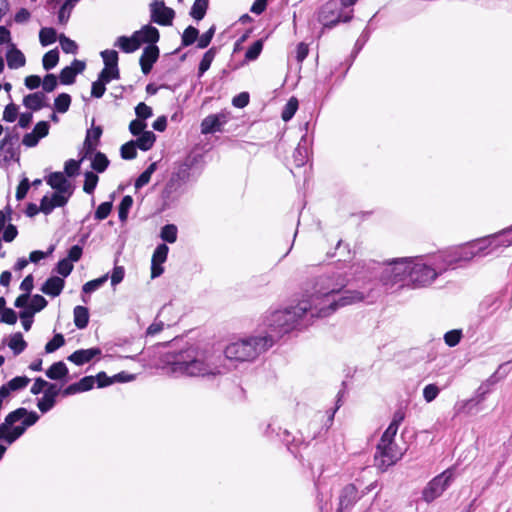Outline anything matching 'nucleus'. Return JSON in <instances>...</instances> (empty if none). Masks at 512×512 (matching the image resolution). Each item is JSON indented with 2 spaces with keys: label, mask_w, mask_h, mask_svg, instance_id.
<instances>
[{
  "label": "nucleus",
  "mask_w": 512,
  "mask_h": 512,
  "mask_svg": "<svg viewBox=\"0 0 512 512\" xmlns=\"http://www.w3.org/2000/svg\"><path fill=\"white\" fill-rule=\"evenodd\" d=\"M377 483L373 482L366 486V488L359 494L355 484L346 485L340 492L339 495V506L337 512H345L350 509L361 499L364 495L375 489Z\"/></svg>",
  "instance_id": "f8f14e48"
},
{
  "label": "nucleus",
  "mask_w": 512,
  "mask_h": 512,
  "mask_svg": "<svg viewBox=\"0 0 512 512\" xmlns=\"http://www.w3.org/2000/svg\"><path fill=\"white\" fill-rule=\"evenodd\" d=\"M169 247L165 244H159L152 255L151 259V278L155 279L164 272L162 264L167 260Z\"/></svg>",
  "instance_id": "dca6fc26"
},
{
  "label": "nucleus",
  "mask_w": 512,
  "mask_h": 512,
  "mask_svg": "<svg viewBox=\"0 0 512 512\" xmlns=\"http://www.w3.org/2000/svg\"><path fill=\"white\" fill-rule=\"evenodd\" d=\"M102 59H103V62H104V67H118V53L116 50H112V49H107V50H103L101 53H100Z\"/></svg>",
  "instance_id": "603ef678"
},
{
  "label": "nucleus",
  "mask_w": 512,
  "mask_h": 512,
  "mask_svg": "<svg viewBox=\"0 0 512 512\" xmlns=\"http://www.w3.org/2000/svg\"><path fill=\"white\" fill-rule=\"evenodd\" d=\"M82 162L83 161H80V159L79 160H74V159L67 160L64 165V173L68 177H74V176L78 175L79 170H80V164Z\"/></svg>",
  "instance_id": "0e129e2a"
},
{
  "label": "nucleus",
  "mask_w": 512,
  "mask_h": 512,
  "mask_svg": "<svg viewBox=\"0 0 512 512\" xmlns=\"http://www.w3.org/2000/svg\"><path fill=\"white\" fill-rule=\"evenodd\" d=\"M71 96L67 93L59 94L54 100V109L58 113H65L69 110Z\"/></svg>",
  "instance_id": "49530a36"
},
{
  "label": "nucleus",
  "mask_w": 512,
  "mask_h": 512,
  "mask_svg": "<svg viewBox=\"0 0 512 512\" xmlns=\"http://www.w3.org/2000/svg\"><path fill=\"white\" fill-rule=\"evenodd\" d=\"M47 305H48V301L42 295L35 294L32 296L31 303L28 305L27 308L32 313L35 314L37 312L42 311Z\"/></svg>",
  "instance_id": "5fc2aeb1"
},
{
  "label": "nucleus",
  "mask_w": 512,
  "mask_h": 512,
  "mask_svg": "<svg viewBox=\"0 0 512 512\" xmlns=\"http://www.w3.org/2000/svg\"><path fill=\"white\" fill-rule=\"evenodd\" d=\"M226 122L227 117L223 113L208 115L201 122V133L206 135L221 131Z\"/></svg>",
  "instance_id": "aec40b11"
},
{
  "label": "nucleus",
  "mask_w": 512,
  "mask_h": 512,
  "mask_svg": "<svg viewBox=\"0 0 512 512\" xmlns=\"http://www.w3.org/2000/svg\"><path fill=\"white\" fill-rule=\"evenodd\" d=\"M39 418L35 411H28L24 407L11 411L0 424V441L7 445L13 444L29 427L36 424Z\"/></svg>",
  "instance_id": "7ed1b4c3"
},
{
  "label": "nucleus",
  "mask_w": 512,
  "mask_h": 512,
  "mask_svg": "<svg viewBox=\"0 0 512 512\" xmlns=\"http://www.w3.org/2000/svg\"><path fill=\"white\" fill-rule=\"evenodd\" d=\"M64 286L65 281L63 278L51 276L43 283L40 290L48 296L57 297L62 293Z\"/></svg>",
  "instance_id": "b1692460"
},
{
  "label": "nucleus",
  "mask_w": 512,
  "mask_h": 512,
  "mask_svg": "<svg viewBox=\"0 0 512 512\" xmlns=\"http://www.w3.org/2000/svg\"><path fill=\"white\" fill-rule=\"evenodd\" d=\"M215 31H216V26L212 25L205 33H203L198 39L197 48H199V49L207 48L210 45V43L214 37Z\"/></svg>",
  "instance_id": "680f3d73"
},
{
  "label": "nucleus",
  "mask_w": 512,
  "mask_h": 512,
  "mask_svg": "<svg viewBox=\"0 0 512 512\" xmlns=\"http://www.w3.org/2000/svg\"><path fill=\"white\" fill-rule=\"evenodd\" d=\"M85 180L83 185V191L87 194H92L98 184V176L91 171H88L84 174Z\"/></svg>",
  "instance_id": "3c124183"
},
{
  "label": "nucleus",
  "mask_w": 512,
  "mask_h": 512,
  "mask_svg": "<svg viewBox=\"0 0 512 512\" xmlns=\"http://www.w3.org/2000/svg\"><path fill=\"white\" fill-rule=\"evenodd\" d=\"M85 62L74 59L70 66L64 67L59 74L60 83L63 85H71L75 82L77 74L85 70Z\"/></svg>",
  "instance_id": "a211bd4d"
},
{
  "label": "nucleus",
  "mask_w": 512,
  "mask_h": 512,
  "mask_svg": "<svg viewBox=\"0 0 512 512\" xmlns=\"http://www.w3.org/2000/svg\"><path fill=\"white\" fill-rule=\"evenodd\" d=\"M180 187L181 184L171 177L166 183L161 195L165 205H169L178 198V190Z\"/></svg>",
  "instance_id": "cd10ccee"
},
{
  "label": "nucleus",
  "mask_w": 512,
  "mask_h": 512,
  "mask_svg": "<svg viewBox=\"0 0 512 512\" xmlns=\"http://www.w3.org/2000/svg\"><path fill=\"white\" fill-rule=\"evenodd\" d=\"M137 146L134 140H131L123 144L120 148V155L125 160L135 159L137 156Z\"/></svg>",
  "instance_id": "8fccbe9b"
},
{
  "label": "nucleus",
  "mask_w": 512,
  "mask_h": 512,
  "mask_svg": "<svg viewBox=\"0 0 512 512\" xmlns=\"http://www.w3.org/2000/svg\"><path fill=\"white\" fill-rule=\"evenodd\" d=\"M135 114L137 116V119L144 121V120L152 117L153 111H152V108L150 106L146 105L143 102H140L135 107Z\"/></svg>",
  "instance_id": "774afa93"
},
{
  "label": "nucleus",
  "mask_w": 512,
  "mask_h": 512,
  "mask_svg": "<svg viewBox=\"0 0 512 512\" xmlns=\"http://www.w3.org/2000/svg\"><path fill=\"white\" fill-rule=\"evenodd\" d=\"M109 164L110 161L107 156L100 151L96 152L91 160V168L97 173H103L108 168Z\"/></svg>",
  "instance_id": "e433bc0d"
},
{
  "label": "nucleus",
  "mask_w": 512,
  "mask_h": 512,
  "mask_svg": "<svg viewBox=\"0 0 512 512\" xmlns=\"http://www.w3.org/2000/svg\"><path fill=\"white\" fill-rule=\"evenodd\" d=\"M403 456L396 443H378L374 455V464L381 471L395 465Z\"/></svg>",
  "instance_id": "1a4fd4ad"
},
{
  "label": "nucleus",
  "mask_w": 512,
  "mask_h": 512,
  "mask_svg": "<svg viewBox=\"0 0 512 512\" xmlns=\"http://www.w3.org/2000/svg\"><path fill=\"white\" fill-rule=\"evenodd\" d=\"M8 346L15 355H19L26 349L27 342L23 339L22 334L17 332L10 336Z\"/></svg>",
  "instance_id": "c9c22d12"
},
{
  "label": "nucleus",
  "mask_w": 512,
  "mask_h": 512,
  "mask_svg": "<svg viewBox=\"0 0 512 512\" xmlns=\"http://www.w3.org/2000/svg\"><path fill=\"white\" fill-rule=\"evenodd\" d=\"M29 383L30 379L27 376H16L0 386V396H6L9 399L13 392L25 389Z\"/></svg>",
  "instance_id": "5701e85b"
},
{
  "label": "nucleus",
  "mask_w": 512,
  "mask_h": 512,
  "mask_svg": "<svg viewBox=\"0 0 512 512\" xmlns=\"http://www.w3.org/2000/svg\"><path fill=\"white\" fill-rule=\"evenodd\" d=\"M453 479V471L447 469L434 477L423 489L422 498L427 503L438 498L450 485Z\"/></svg>",
  "instance_id": "9d476101"
},
{
  "label": "nucleus",
  "mask_w": 512,
  "mask_h": 512,
  "mask_svg": "<svg viewBox=\"0 0 512 512\" xmlns=\"http://www.w3.org/2000/svg\"><path fill=\"white\" fill-rule=\"evenodd\" d=\"M271 348V341L260 335L251 336L229 344L224 351L225 357L235 361H253Z\"/></svg>",
  "instance_id": "423d86ee"
},
{
  "label": "nucleus",
  "mask_w": 512,
  "mask_h": 512,
  "mask_svg": "<svg viewBox=\"0 0 512 512\" xmlns=\"http://www.w3.org/2000/svg\"><path fill=\"white\" fill-rule=\"evenodd\" d=\"M462 336L461 329H453L444 334V342L449 347H455L460 343Z\"/></svg>",
  "instance_id": "6e6d98bb"
},
{
  "label": "nucleus",
  "mask_w": 512,
  "mask_h": 512,
  "mask_svg": "<svg viewBox=\"0 0 512 512\" xmlns=\"http://www.w3.org/2000/svg\"><path fill=\"white\" fill-rule=\"evenodd\" d=\"M444 274L435 254L412 257L408 280L412 288L430 286L439 276Z\"/></svg>",
  "instance_id": "39448f33"
},
{
  "label": "nucleus",
  "mask_w": 512,
  "mask_h": 512,
  "mask_svg": "<svg viewBox=\"0 0 512 512\" xmlns=\"http://www.w3.org/2000/svg\"><path fill=\"white\" fill-rule=\"evenodd\" d=\"M297 109L298 100L294 97L290 98L282 110L281 118L286 122L289 121L295 115Z\"/></svg>",
  "instance_id": "09e8293b"
},
{
  "label": "nucleus",
  "mask_w": 512,
  "mask_h": 512,
  "mask_svg": "<svg viewBox=\"0 0 512 512\" xmlns=\"http://www.w3.org/2000/svg\"><path fill=\"white\" fill-rule=\"evenodd\" d=\"M480 403L474 397L467 400L459 401L455 404L454 410L456 415L470 414Z\"/></svg>",
  "instance_id": "4c0bfd02"
},
{
  "label": "nucleus",
  "mask_w": 512,
  "mask_h": 512,
  "mask_svg": "<svg viewBox=\"0 0 512 512\" xmlns=\"http://www.w3.org/2000/svg\"><path fill=\"white\" fill-rule=\"evenodd\" d=\"M207 9L208 0H195L190 10V16L195 20L200 21L204 18Z\"/></svg>",
  "instance_id": "58836bf2"
},
{
  "label": "nucleus",
  "mask_w": 512,
  "mask_h": 512,
  "mask_svg": "<svg viewBox=\"0 0 512 512\" xmlns=\"http://www.w3.org/2000/svg\"><path fill=\"white\" fill-rule=\"evenodd\" d=\"M106 84L107 83L98 76L97 80L92 83L91 96L94 98H101L106 91Z\"/></svg>",
  "instance_id": "69168bd1"
},
{
  "label": "nucleus",
  "mask_w": 512,
  "mask_h": 512,
  "mask_svg": "<svg viewBox=\"0 0 512 512\" xmlns=\"http://www.w3.org/2000/svg\"><path fill=\"white\" fill-rule=\"evenodd\" d=\"M112 207V201H106L101 203L95 211L94 218L98 221L106 219L111 213Z\"/></svg>",
  "instance_id": "bf43d9fd"
},
{
  "label": "nucleus",
  "mask_w": 512,
  "mask_h": 512,
  "mask_svg": "<svg viewBox=\"0 0 512 512\" xmlns=\"http://www.w3.org/2000/svg\"><path fill=\"white\" fill-rule=\"evenodd\" d=\"M199 37V31L194 26H188L181 36V45L187 47L192 45Z\"/></svg>",
  "instance_id": "a18cd8bd"
},
{
  "label": "nucleus",
  "mask_w": 512,
  "mask_h": 512,
  "mask_svg": "<svg viewBox=\"0 0 512 512\" xmlns=\"http://www.w3.org/2000/svg\"><path fill=\"white\" fill-rule=\"evenodd\" d=\"M487 249L485 252L492 253L497 247H508L512 245V226L498 234L479 240Z\"/></svg>",
  "instance_id": "4468645a"
},
{
  "label": "nucleus",
  "mask_w": 512,
  "mask_h": 512,
  "mask_svg": "<svg viewBox=\"0 0 512 512\" xmlns=\"http://www.w3.org/2000/svg\"><path fill=\"white\" fill-rule=\"evenodd\" d=\"M57 39V32L52 27H44L39 32V41L42 46L46 47L53 44Z\"/></svg>",
  "instance_id": "a19ab883"
},
{
  "label": "nucleus",
  "mask_w": 512,
  "mask_h": 512,
  "mask_svg": "<svg viewBox=\"0 0 512 512\" xmlns=\"http://www.w3.org/2000/svg\"><path fill=\"white\" fill-rule=\"evenodd\" d=\"M58 39L64 53L76 54L78 52V45L74 40L66 37L64 34H61Z\"/></svg>",
  "instance_id": "864d4df0"
},
{
  "label": "nucleus",
  "mask_w": 512,
  "mask_h": 512,
  "mask_svg": "<svg viewBox=\"0 0 512 512\" xmlns=\"http://www.w3.org/2000/svg\"><path fill=\"white\" fill-rule=\"evenodd\" d=\"M171 373L178 377L211 378L222 374V358L212 350L188 347L167 355Z\"/></svg>",
  "instance_id": "f03ea898"
},
{
  "label": "nucleus",
  "mask_w": 512,
  "mask_h": 512,
  "mask_svg": "<svg viewBox=\"0 0 512 512\" xmlns=\"http://www.w3.org/2000/svg\"><path fill=\"white\" fill-rule=\"evenodd\" d=\"M102 351L98 347H92L89 349H79L74 351L68 356V361L74 363L77 366H82L89 363L93 358L100 356Z\"/></svg>",
  "instance_id": "4be33fe9"
},
{
  "label": "nucleus",
  "mask_w": 512,
  "mask_h": 512,
  "mask_svg": "<svg viewBox=\"0 0 512 512\" xmlns=\"http://www.w3.org/2000/svg\"><path fill=\"white\" fill-rule=\"evenodd\" d=\"M294 162L297 167H302L308 158V148L306 146V137L303 136L293 153Z\"/></svg>",
  "instance_id": "473e14b6"
},
{
  "label": "nucleus",
  "mask_w": 512,
  "mask_h": 512,
  "mask_svg": "<svg viewBox=\"0 0 512 512\" xmlns=\"http://www.w3.org/2000/svg\"><path fill=\"white\" fill-rule=\"evenodd\" d=\"M69 370L63 361L53 363L47 370L46 376L51 380H62L68 376Z\"/></svg>",
  "instance_id": "c756f323"
},
{
  "label": "nucleus",
  "mask_w": 512,
  "mask_h": 512,
  "mask_svg": "<svg viewBox=\"0 0 512 512\" xmlns=\"http://www.w3.org/2000/svg\"><path fill=\"white\" fill-rule=\"evenodd\" d=\"M7 65L10 69H18L25 65L26 59L24 54L15 47L14 44L10 45L6 53Z\"/></svg>",
  "instance_id": "bb28decb"
},
{
  "label": "nucleus",
  "mask_w": 512,
  "mask_h": 512,
  "mask_svg": "<svg viewBox=\"0 0 512 512\" xmlns=\"http://www.w3.org/2000/svg\"><path fill=\"white\" fill-rule=\"evenodd\" d=\"M65 344L64 336L60 333H57L53 336V338L48 341L45 345V352L46 353H53L56 350H58L60 347H62Z\"/></svg>",
  "instance_id": "4d7b16f0"
},
{
  "label": "nucleus",
  "mask_w": 512,
  "mask_h": 512,
  "mask_svg": "<svg viewBox=\"0 0 512 512\" xmlns=\"http://www.w3.org/2000/svg\"><path fill=\"white\" fill-rule=\"evenodd\" d=\"M59 62V51L57 48L52 49L44 54L42 59L43 68L46 71L53 69Z\"/></svg>",
  "instance_id": "79ce46f5"
},
{
  "label": "nucleus",
  "mask_w": 512,
  "mask_h": 512,
  "mask_svg": "<svg viewBox=\"0 0 512 512\" xmlns=\"http://www.w3.org/2000/svg\"><path fill=\"white\" fill-rule=\"evenodd\" d=\"M150 14L151 20L161 26L172 25L175 18V11L160 0H154L150 4Z\"/></svg>",
  "instance_id": "ddd939ff"
},
{
  "label": "nucleus",
  "mask_w": 512,
  "mask_h": 512,
  "mask_svg": "<svg viewBox=\"0 0 512 512\" xmlns=\"http://www.w3.org/2000/svg\"><path fill=\"white\" fill-rule=\"evenodd\" d=\"M73 267H74L73 263L70 262L68 259L64 258V259H61L60 261H58L54 270L58 274H60L63 278H65L70 275V273L73 270Z\"/></svg>",
  "instance_id": "e2e57ef3"
},
{
  "label": "nucleus",
  "mask_w": 512,
  "mask_h": 512,
  "mask_svg": "<svg viewBox=\"0 0 512 512\" xmlns=\"http://www.w3.org/2000/svg\"><path fill=\"white\" fill-rule=\"evenodd\" d=\"M412 257L394 258L388 262L380 275V282L387 287H391L398 282L408 279Z\"/></svg>",
  "instance_id": "6e6552de"
},
{
  "label": "nucleus",
  "mask_w": 512,
  "mask_h": 512,
  "mask_svg": "<svg viewBox=\"0 0 512 512\" xmlns=\"http://www.w3.org/2000/svg\"><path fill=\"white\" fill-rule=\"evenodd\" d=\"M486 246L480 241H475L463 246L451 248L435 254V259L439 262L442 271L445 273L450 269H456L465 266L476 256H486Z\"/></svg>",
  "instance_id": "20e7f679"
},
{
  "label": "nucleus",
  "mask_w": 512,
  "mask_h": 512,
  "mask_svg": "<svg viewBox=\"0 0 512 512\" xmlns=\"http://www.w3.org/2000/svg\"><path fill=\"white\" fill-rule=\"evenodd\" d=\"M74 324L78 329H85L89 323V310L78 305L73 309Z\"/></svg>",
  "instance_id": "2f4dec72"
},
{
  "label": "nucleus",
  "mask_w": 512,
  "mask_h": 512,
  "mask_svg": "<svg viewBox=\"0 0 512 512\" xmlns=\"http://www.w3.org/2000/svg\"><path fill=\"white\" fill-rule=\"evenodd\" d=\"M108 278H109V275L105 274L99 278H96V279L86 282L82 286V293L89 294V293H92V292L98 290L107 282Z\"/></svg>",
  "instance_id": "c03bdc74"
},
{
  "label": "nucleus",
  "mask_w": 512,
  "mask_h": 512,
  "mask_svg": "<svg viewBox=\"0 0 512 512\" xmlns=\"http://www.w3.org/2000/svg\"><path fill=\"white\" fill-rule=\"evenodd\" d=\"M19 139V133L13 129L12 131L7 132L0 141V156L5 163L20 161Z\"/></svg>",
  "instance_id": "9b49d317"
},
{
  "label": "nucleus",
  "mask_w": 512,
  "mask_h": 512,
  "mask_svg": "<svg viewBox=\"0 0 512 512\" xmlns=\"http://www.w3.org/2000/svg\"><path fill=\"white\" fill-rule=\"evenodd\" d=\"M61 393V388L56 383H50L44 390L43 396L37 399V407L44 414L49 412L56 404V398Z\"/></svg>",
  "instance_id": "2eb2a0df"
},
{
  "label": "nucleus",
  "mask_w": 512,
  "mask_h": 512,
  "mask_svg": "<svg viewBox=\"0 0 512 512\" xmlns=\"http://www.w3.org/2000/svg\"><path fill=\"white\" fill-rule=\"evenodd\" d=\"M47 184L57 192L67 193L68 196H72L73 188L71 183L66 179L64 173L62 172H53L51 173L47 179Z\"/></svg>",
  "instance_id": "412c9836"
},
{
  "label": "nucleus",
  "mask_w": 512,
  "mask_h": 512,
  "mask_svg": "<svg viewBox=\"0 0 512 512\" xmlns=\"http://www.w3.org/2000/svg\"><path fill=\"white\" fill-rule=\"evenodd\" d=\"M216 53H217V49L215 47H212L210 48L209 50H207L200 63H199V67H198V77H202L204 75V73L210 68L215 56H216Z\"/></svg>",
  "instance_id": "f704fd0d"
},
{
  "label": "nucleus",
  "mask_w": 512,
  "mask_h": 512,
  "mask_svg": "<svg viewBox=\"0 0 512 512\" xmlns=\"http://www.w3.org/2000/svg\"><path fill=\"white\" fill-rule=\"evenodd\" d=\"M352 18L353 9L343 10L338 0H328L317 12V21L323 26L321 34L325 29H331L341 22L347 23Z\"/></svg>",
  "instance_id": "0eeeda50"
},
{
  "label": "nucleus",
  "mask_w": 512,
  "mask_h": 512,
  "mask_svg": "<svg viewBox=\"0 0 512 512\" xmlns=\"http://www.w3.org/2000/svg\"><path fill=\"white\" fill-rule=\"evenodd\" d=\"M133 205V198L130 195H126L122 198L118 207V217L120 221H126L129 211Z\"/></svg>",
  "instance_id": "de8ad7c7"
},
{
  "label": "nucleus",
  "mask_w": 512,
  "mask_h": 512,
  "mask_svg": "<svg viewBox=\"0 0 512 512\" xmlns=\"http://www.w3.org/2000/svg\"><path fill=\"white\" fill-rule=\"evenodd\" d=\"M137 39L142 43H148L149 45H156L159 41L160 34L156 27L152 25H145L139 31L135 32Z\"/></svg>",
  "instance_id": "a878e982"
},
{
  "label": "nucleus",
  "mask_w": 512,
  "mask_h": 512,
  "mask_svg": "<svg viewBox=\"0 0 512 512\" xmlns=\"http://www.w3.org/2000/svg\"><path fill=\"white\" fill-rule=\"evenodd\" d=\"M159 48L156 45H147L142 52L139 60L143 74L147 75L151 72L154 63L159 58Z\"/></svg>",
  "instance_id": "6ab92c4d"
},
{
  "label": "nucleus",
  "mask_w": 512,
  "mask_h": 512,
  "mask_svg": "<svg viewBox=\"0 0 512 512\" xmlns=\"http://www.w3.org/2000/svg\"><path fill=\"white\" fill-rule=\"evenodd\" d=\"M502 300L497 295L486 296L479 304L478 317L480 321L493 316L501 307Z\"/></svg>",
  "instance_id": "f3484780"
},
{
  "label": "nucleus",
  "mask_w": 512,
  "mask_h": 512,
  "mask_svg": "<svg viewBox=\"0 0 512 512\" xmlns=\"http://www.w3.org/2000/svg\"><path fill=\"white\" fill-rule=\"evenodd\" d=\"M46 100L47 97L44 92L37 91L26 95L23 99V105L32 111H39L42 108L49 106Z\"/></svg>",
  "instance_id": "393cba45"
},
{
  "label": "nucleus",
  "mask_w": 512,
  "mask_h": 512,
  "mask_svg": "<svg viewBox=\"0 0 512 512\" xmlns=\"http://www.w3.org/2000/svg\"><path fill=\"white\" fill-rule=\"evenodd\" d=\"M98 76H100V78H102L104 82L108 84L112 80H117L120 78V71L118 67H104Z\"/></svg>",
  "instance_id": "052dcab7"
},
{
  "label": "nucleus",
  "mask_w": 512,
  "mask_h": 512,
  "mask_svg": "<svg viewBox=\"0 0 512 512\" xmlns=\"http://www.w3.org/2000/svg\"><path fill=\"white\" fill-rule=\"evenodd\" d=\"M347 284L346 276L337 271L317 276L305 299L265 318L263 338L270 340L272 347L283 335L307 328L314 318H325L340 308L362 302L365 295L357 290H346Z\"/></svg>",
  "instance_id": "f257e3e1"
},
{
  "label": "nucleus",
  "mask_w": 512,
  "mask_h": 512,
  "mask_svg": "<svg viewBox=\"0 0 512 512\" xmlns=\"http://www.w3.org/2000/svg\"><path fill=\"white\" fill-rule=\"evenodd\" d=\"M155 140L156 136L152 131H144L134 142L140 150L148 151L153 147Z\"/></svg>",
  "instance_id": "72a5a7b5"
},
{
  "label": "nucleus",
  "mask_w": 512,
  "mask_h": 512,
  "mask_svg": "<svg viewBox=\"0 0 512 512\" xmlns=\"http://www.w3.org/2000/svg\"><path fill=\"white\" fill-rule=\"evenodd\" d=\"M157 168V164L155 162L151 163L135 180V188L140 189L146 184L149 183L152 174L155 172Z\"/></svg>",
  "instance_id": "ea45409f"
},
{
  "label": "nucleus",
  "mask_w": 512,
  "mask_h": 512,
  "mask_svg": "<svg viewBox=\"0 0 512 512\" xmlns=\"http://www.w3.org/2000/svg\"><path fill=\"white\" fill-rule=\"evenodd\" d=\"M191 168L192 162L187 159L186 161L179 163L171 177L182 185L189 180Z\"/></svg>",
  "instance_id": "7c9ffc66"
},
{
  "label": "nucleus",
  "mask_w": 512,
  "mask_h": 512,
  "mask_svg": "<svg viewBox=\"0 0 512 512\" xmlns=\"http://www.w3.org/2000/svg\"><path fill=\"white\" fill-rule=\"evenodd\" d=\"M114 45L119 47L125 53H132L140 47V41L134 33L131 37H118Z\"/></svg>",
  "instance_id": "c85d7f7f"
},
{
  "label": "nucleus",
  "mask_w": 512,
  "mask_h": 512,
  "mask_svg": "<svg viewBox=\"0 0 512 512\" xmlns=\"http://www.w3.org/2000/svg\"><path fill=\"white\" fill-rule=\"evenodd\" d=\"M439 393L440 389L436 384H428L423 389V398L427 403H430L437 398Z\"/></svg>",
  "instance_id": "338daca9"
},
{
  "label": "nucleus",
  "mask_w": 512,
  "mask_h": 512,
  "mask_svg": "<svg viewBox=\"0 0 512 512\" xmlns=\"http://www.w3.org/2000/svg\"><path fill=\"white\" fill-rule=\"evenodd\" d=\"M263 49V40H256L246 51L245 59L247 61L256 60Z\"/></svg>",
  "instance_id": "13d9d810"
},
{
  "label": "nucleus",
  "mask_w": 512,
  "mask_h": 512,
  "mask_svg": "<svg viewBox=\"0 0 512 512\" xmlns=\"http://www.w3.org/2000/svg\"><path fill=\"white\" fill-rule=\"evenodd\" d=\"M178 229L174 224H166L161 228L160 237L168 243H175L177 240Z\"/></svg>",
  "instance_id": "37998d69"
}]
</instances>
